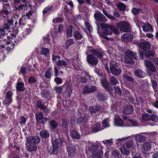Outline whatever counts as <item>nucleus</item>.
<instances>
[{
    "label": "nucleus",
    "mask_w": 158,
    "mask_h": 158,
    "mask_svg": "<svg viewBox=\"0 0 158 158\" xmlns=\"http://www.w3.org/2000/svg\"><path fill=\"white\" fill-rule=\"evenodd\" d=\"M61 142L60 139L56 138L54 141L52 142V145L50 147L48 152L51 155H56L59 152L60 142Z\"/></svg>",
    "instance_id": "f257e3e1"
},
{
    "label": "nucleus",
    "mask_w": 158,
    "mask_h": 158,
    "mask_svg": "<svg viewBox=\"0 0 158 158\" xmlns=\"http://www.w3.org/2000/svg\"><path fill=\"white\" fill-rule=\"evenodd\" d=\"M64 91L63 95L64 97L69 98L73 91L72 84L69 81H66L62 86Z\"/></svg>",
    "instance_id": "f03ea898"
},
{
    "label": "nucleus",
    "mask_w": 158,
    "mask_h": 158,
    "mask_svg": "<svg viewBox=\"0 0 158 158\" xmlns=\"http://www.w3.org/2000/svg\"><path fill=\"white\" fill-rule=\"evenodd\" d=\"M110 73L114 75L118 76L120 74L122 71L118 64L113 62H111L110 65Z\"/></svg>",
    "instance_id": "7ed1b4c3"
},
{
    "label": "nucleus",
    "mask_w": 158,
    "mask_h": 158,
    "mask_svg": "<svg viewBox=\"0 0 158 158\" xmlns=\"http://www.w3.org/2000/svg\"><path fill=\"white\" fill-rule=\"evenodd\" d=\"M116 26L121 31L129 32L131 30L130 24L128 23L125 21L118 22Z\"/></svg>",
    "instance_id": "20e7f679"
},
{
    "label": "nucleus",
    "mask_w": 158,
    "mask_h": 158,
    "mask_svg": "<svg viewBox=\"0 0 158 158\" xmlns=\"http://www.w3.org/2000/svg\"><path fill=\"white\" fill-rule=\"evenodd\" d=\"M92 46L88 47V50L91 53L93 54L94 56H96L97 58L99 59H101L103 58V54L104 52L101 48L95 49L92 48Z\"/></svg>",
    "instance_id": "39448f33"
},
{
    "label": "nucleus",
    "mask_w": 158,
    "mask_h": 158,
    "mask_svg": "<svg viewBox=\"0 0 158 158\" xmlns=\"http://www.w3.org/2000/svg\"><path fill=\"white\" fill-rule=\"evenodd\" d=\"M10 7L9 4H4L2 9L0 10L1 15L2 17L6 18H8L9 15L11 14V11L8 10V8Z\"/></svg>",
    "instance_id": "423d86ee"
},
{
    "label": "nucleus",
    "mask_w": 158,
    "mask_h": 158,
    "mask_svg": "<svg viewBox=\"0 0 158 158\" xmlns=\"http://www.w3.org/2000/svg\"><path fill=\"white\" fill-rule=\"evenodd\" d=\"M86 53L87 55L86 60L88 63L92 65H96L98 62L97 58L92 54H88L87 53Z\"/></svg>",
    "instance_id": "0eeeda50"
},
{
    "label": "nucleus",
    "mask_w": 158,
    "mask_h": 158,
    "mask_svg": "<svg viewBox=\"0 0 158 158\" xmlns=\"http://www.w3.org/2000/svg\"><path fill=\"white\" fill-rule=\"evenodd\" d=\"M44 115L41 112H39L35 115L36 122L38 123L44 124L48 120V118H44Z\"/></svg>",
    "instance_id": "6e6552de"
},
{
    "label": "nucleus",
    "mask_w": 158,
    "mask_h": 158,
    "mask_svg": "<svg viewBox=\"0 0 158 158\" xmlns=\"http://www.w3.org/2000/svg\"><path fill=\"white\" fill-rule=\"evenodd\" d=\"M40 141L39 137L37 136H29L27 138L26 142L30 144H35L38 143Z\"/></svg>",
    "instance_id": "1a4fd4ad"
},
{
    "label": "nucleus",
    "mask_w": 158,
    "mask_h": 158,
    "mask_svg": "<svg viewBox=\"0 0 158 158\" xmlns=\"http://www.w3.org/2000/svg\"><path fill=\"white\" fill-rule=\"evenodd\" d=\"M94 17L95 19L100 22H106L107 19L106 17L101 12H96L94 14Z\"/></svg>",
    "instance_id": "9d476101"
},
{
    "label": "nucleus",
    "mask_w": 158,
    "mask_h": 158,
    "mask_svg": "<svg viewBox=\"0 0 158 158\" xmlns=\"http://www.w3.org/2000/svg\"><path fill=\"white\" fill-rule=\"evenodd\" d=\"M66 149L68 155L70 157L73 156L76 152V147L72 143H69L66 145Z\"/></svg>",
    "instance_id": "9b49d317"
},
{
    "label": "nucleus",
    "mask_w": 158,
    "mask_h": 158,
    "mask_svg": "<svg viewBox=\"0 0 158 158\" xmlns=\"http://www.w3.org/2000/svg\"><path fill=\"white\" fill-rule=\"evenodd\" d=\"M139 56L141 59H143L144 57L150 58V57H153L154 56V53L153 52L149 50L146 52L145 53L143 52H139Z\"/></svg>",
    "instance_id": "f8f14e48"
},
{
    "label": "nucleus",
    "mask_w": 158,
    "mask_h": 158,
    "mask_svg": "<svg viewBox=\"0 0 158 158\" xmlns=\"http://www.w3.org/2000/svg\"><path fill=\"white\" fill-rule=\"evenodd\" d=\"M139 48H142L144 51H147L150 49L151 44L149 41H142L137 44Z\"/></svg>",
    "instance_id": "ddd939ff"
},
{
    "label": "nucleus",
    "mask_w": 158,
    "mask_h": 158,
    "mask_svg": "<svg viewBox=\"0 0 158 158\" xmlns=\"http://www.w3.org/2000/svg\"><path fill=\"white\" fill-rule=\"evenodd\" d=\"M101 83L106 91L110 93L111 91H112V88L110 86V84L108 83L106 80H102Z\"/></svg>",
    "instance_id": "4468645a"
},
{
    "label": "nucleus",
    "mask_w": 158,
    "mask_h": 158,
    "mask_svg": "<svg viewBox=\"0 0 158 158\" xmlns=\"http://www.w3.org/2000/svg\"><path fill=\"white\" fill-rule=\"evenodd\" d=\"M145 64L152 72H155L156 71V68L152 62L150 60H145Z\"/></svg>",
    "instance_id": "2eb2a0df"
},
{
    "label": "nucleus",
    "mask_w": 158,
    "mask_h": 158,
    "mask_svg": "<svg viewBox=\"0 0 158 158\" xmlns=\"http://www.w3.org/2000/svg\"><path fill=\"white\" fill-rule=\"evenodd\" d=\"M134 108L131 105H127L124 108L123 111V113L127 114H130L133 112Z\"/></svg>",
    "instance_id": "dca6fc26"
},
{
    "label": "nucleus",
    "mask_w": 158,
    "mask_h": 158,
    "mask_svg": "<svg viewBox=\"0 0 158 158\" xmlns=\"http://www.w3.org/2000/svg\"><path fill=\"white\" fill-rule=\"evenodd\" d=\"M98 101L99 102H103L107 100V98L106 95L104 93L98 92L97 95Z\"/></svg>",
    "instance_id": "f3484780"
},
{
    "label": "nucleus",
    "mask_w": 158,
    "mask_h": 158,
    "mask_svg": "<svg viewBox=\"0 0 158 158\" xmlns=\"http://www.w3.org/2000/svg\"><path fill=\"white\" fill-rule=\"evenodd\" d=\"M40 135L42 139H47L50 137L49 131L45 129H43L40 132Z\"/></svg>",
    "instance_id": "a211bd4d"
},
{
    "label": "nucleus",
    "mask_w": 158,
    "mask_h": 158,
    "mask_svg": "<svg viewBox=\"0 0 158 158\" xmlns=\"http://www.w3.org/2000/svg\"><path fill=\"white\" fill-rule=\"evenodd\" d=\"M121 38L123 40L128 42H131L133 38V35L129 33H125L121 36Z\"/></svg>",
    "instance_id": "6ab92c4d"
},
{
    "label": "nucleus",
    "mask_w": 158,
    "mask_h": 158,
    "mask_svg": "<svg viewBox=\"0 0 158 158\" xmlns=\"http://www.w3.org/2000/svg\"><path fill=\"white\" fill-rule=\"evenodd\" d=\"M100 26L102 28H105V30L103 31V33L104 35H111L112 34V33L110 31V29H109L107 26H106V24L103 23H101Z\"/></svg>",
    "instance_id": "aec40b11"
},
{
    "label": "nucleus",
    "mask_w": 158,
    "mask_h": 158,
    "mask_svg": "<svg viewBox=\"0 0 158 158\" xmlns=\"http://www.w3.org/2000/svg\"><path fill=\"white\" fill-rule=\"evenodd\" d=\"M101 127V124L99 123H97L91 127L92 132L95 133L101 131L102 129Z\"/></svg>",
    "instance_id": "412c9836"
},
{
    "label": "nucleus",
    "mask_w": 158,
    "mask_h": 158,
    "mask_svg": "<svg viewBox=\"0 0 158 158\" xmlns=\"http://www.w3.org/2000/svg\"><path fill=\"white\" fill-rule=\"evenodd\" d=\"M9 40L7 39H3L0 44V49L2 51V52H3L6 48V46L8 44Z\"/></svg>",
    "instance_id": "4be33fe9"
},
{
    "label": "nucleus",
    "mask_w": 158,
    "mask_h": 158,
    "mask_svg": "<svg viewBox=\"0 0 158 158\" xmlns=\"http://www.w3.org/2000/svg\"><path fill=\"white\" fill-rule=\"evenodd\" d=\"M70 136L73 139H81V135L78 131H76L73 130L70 133Z\"/></svg>",
    "instance_id": "5701e85b"
},
{
    "label": "nucleus",
    "mask_w": 158,
    "mask_h": 158,
    "mask_svg": "<svg viewBox=\"0 0 158 158\" xmlns=\"http://www.w3.org/2000/svg\"><path fill=\"white\" fill-rule=\"evenodd\" d=\"M16 88L17 90L18 91H23L25 89L24 83L21 82L17 83Z\"/></svg>",
    "instance_id": "b1692460"
},
{
    "label": "nucleus",
    "mask_w": 158,
    "mask_h": 158,
    "mask_svg": "<svg viewBox=\"0 0 158 158\" xmlns=\"http://www.w3.org/2000/svg\"><path fill=\"white\" fill-rule=\"evenodd\" d=\"M143 31L144 32L150 31L152 30V26L148 23L143 25L142 27Z\"/></svg>",
    "instance_id": "393cba45"
},
{
    "label": "nucleus",
    "mask_w": 158,
    "mask_h": 158,
    "mask_svg": "<svg viewBox=\"0 0 158 158\" xmlns=\"http://www.w3.org/2000/svg\"><path fill=\"white\" fill-rule=\"evenodd\" d=\"M15 46V44L13 43L12 41L9 40L5 50L9 52L11 50L14 48Z\"/></svg>",
    "instance_id": "a878e982"
},
{
    "label": "nucleus",
    "mask_w": 158,
    "mask_h": 158,
    "mask_svg": "<svg viewBox=\"0 0 158 158\" xmlns=\"http://www.w3.org/2000/svg\"><path fill=\"white\" fill-rule=\"evenodd\" d=\"M135 76L139 78H143L145 76V73L140 69H136L135 71Z\"/></svg>",
    "instance_id": "bb28decb"
},
{
    "label": "nucleus",
    "mask_w": 158,
    "mask_h": 158,
    "mask_svg": "<svg viewBox=\"0 0 158 158\" xmlns=\"http://www.w3.org/2000/svg\"><path fill=\"white\" fill-rule=\"evenodd\" d=\"M73 28V26L70 25L66 29V36L67 38L72 36Z\"/></svg>",
    "instance_id": "cd10ccee"
},
{
    "label": "nucleus",
    "mask_w": 158,
    "mask_h": 158,
    "mask_svg": "<svg viewBox=\"0 0 158 158\" xmlns=\"http://www.w3.org/2000/svg\"><path fill=\"white\" fill-rule=\"evenodd\" d=\"M73 35L76 41L80 40L83 38L82 34L77 31L73 32Z\"/></svg>",
    "instance_id": "c85d7f7f"
},
{
    "label": "nucleus",
    "mask_w": 158,
    "mask_h": 158,
    "mask_svg": "<svg viewBox=\"0 0 158 158\" xmlns=\"http://www.w3.org/2000/svg\"><path fill=\"white\" fill-rule=\"evenodd\" d=\"M49 125L52 129H54L56 128L58 126V124L57 122L55 121L54 119L52 120L51 121H49Z\"/></svg>",
    "instance_id": "c756f323"
},
{
    "label": "nucleus",
    "mask_w": 158,
    "mask_h": 158,
    "mask_svg": "<svg viewBox=\"0 0 158 158\" xmlns=\"http://www.w3.org/2000/svg\"><path fill=\"white\" fill-rule=\"evenodd\" d=\"M87 121V118L85 116L78 118L77 120V122L78 124L84 125L86 123Z\"/></svg>",
    "instance_id": "7c9ffc66"
},
{
    "label": "nucleus",
    "mask_w": 158,
    "mask_h": 158,
    "mask_svg": "<svg viewBox=\"0 0 158 158\" xmlns=\"http://www.w3.org/2000/svg\"><path fill=\"white\" fill-rule=\"evenodd\" d=\"M27 150L29 152L35 151L37 149V147L36 145L30 144L27 147Z\"/></svg>",
    "instance_id": "2f4dec72"
},
{
    "label": "nucleus",
    "mask_w": 158,
    "mask_h": 158,
    "mask_svg": "<svg viewBox=\"0 0 158 158\" xmlns=\"http://www.w3.org/2000/svg\"><path fill=\"white\" fill-rule=\"evenodd\" d=\"M98 148V145H93L89 146L88 147V149L89 152L93 153L96 151Z\"/></svg>",
    "instance_id": "473e14b6"
},
{
    "label": "nucleus",
    "mask_w": 158,
    "mask_h": 158,
    "mask_svg": "<svg viewBox=\"0 0 158 158\" xmlns=\"http://www.w3.org/2000/svg\"><path fill=\"white\" fill-rule=\"evenodd\" d=\"M57 66H64L65 67H68L69 65L67 63L63 60H59L56 63Z\"/></svg>",
    "instance_id": "72a5a7b5"
},
{
    "label": "nucleus",
    "mask_w": 158,
    "mask_h": 158,
    "mask_svg": "<svg viewBox=\"0 0 158 158\" xmlns=\"http://www.w3.org/2000/svg\"><path fill=\"white\" fill-rule=\"evenodd\" d=\"M52 68H50L46 71L44 76L46 78L48 79L51 78V76L52 75Z\"/></svg>",
    "instance_id": "f704fd0d"
},
{
    "label": "nucleus",
    "mask_w": 158,
    "mask_h": 158,
    "mask_svg": "<svg viewBox=\"0 0 158 158\" xmlns=\"http://www.w3.org/2000/svg\"><path fill=\"white\" fill-rule=\"evenodd\" d=\"M36 106L38 108L43 110H44L46 108V106L43 104L41 101L40 100L37 101Z\"/></svg>",
    "instance_id": "c9c22d12"
},
{
    "label": "nucleus",
    "mask_w": 158,
    "mask_h": 158,
    "mask_svg": "<svg viewBox=\"0 0 158 158\" xmlns=\"http://www.w3.org/2000/svg\"><path fill=\"white\" fill-rule=\"evenodd\" d=\"M151 148L149 143L148 142H146L143 144L142 150H144L145 151H148Z\"/></svg>",
    "instance_id": "e433bc0d"
},
{
    "label": "nucleus",
    "mask_w": 158,
    "mask_h": 158,
    "mask_svg": "<svg viewBox=\"0 0 158 158\" xmlns=\"http://www.w3.org/2000/svg\"><path fill=\"white\" fill-rule=\"evenodd\" d=\"M117 6L119 10L120 11H124L126 8V5L122 3H120L117 4Z\"/></svg>",
    "instance_id": "4c0bfd02"
},
{
    "label": "nucleus",
    "mask_w": 158,
    "mask_h": 158,
    "mask_svg": "<svg viewBox=\"0 0 158 158\" xmlns=\"http://www.w3.org/2000/svg\"><path fill=\"white\" fill-rule=\"evenodd\" d=\"M141 11V9L140 8H137L134 7L131 10V13L135 15L139 14Z\"/></svg>",
    "instance_id": "58836bf2"
},
{
    "label": "nucleus",
    "mask_w": 158,
    "mask_h": 158,
    "mask_svg": "<svg viewBox=\"0 0 158 158\" xmlns=\"http://www.w3.org/2000/svg\"><path fill=\"white\" fill-rule=\"evenodd\" d=\"M136 140L139 143H142L146 140V137L141 135H138L136 138Z\"/></svg>",
    "instance_id": "ea45409f"
},
{
    "label": "nucleus",
    "mask_w": 158,
    "mask_h": 158,
    "mask_svg": "<svg viewBox=\"0 0 158 158\" xmlns=\"http://www.w3.org/2000/svg\"><path fill=\"white\" fill-rule=\"evenodd\" d=\"M41 53L45 56H47L49 53V51L48 48H43L41 51Z\"/></svg>",
    "instance_id": "a19ab883"
},
{
    "label": "nucleus",
    "mask_w": 158,
    "mask_h": 158,
    "mask_svg": "<svg viewBox=\"0 0 158 158\" xmlns=\"http://www.w3.org/2000/svg\"><path fill=\"white\" fill-rule=\"evenodd\" d=\"M12 100H13L8 99L6 98L2 102V104L6 106L7 107H8L9 106L12 102Z\"/></svg>",
    "instance_id": "79ce46f5"
},
{
    "label": "nucleus",
    "mask_w": 158,
    "mask_h": 158,
    "mask_svg": "<svg viewBox=\"0 0 158 158\" xmlns=\"http://www.w3.org/2000/svg\"><path fill=\"white\" fill-rule=\"evenodd\" d=\"M126 53L128 57H131L132 59H136L135 54L133 52L129 50L126 51Z\"/></svg>",
    "instance_id": "37998d69"
},
{
    "label": "nucleus",
    "mask_w": 158,
    "mask_h": 158,
    "mask_svg": "<svg viewBox=\"0 0 158 158\" xmlns=\"http://www.w3.org/2000/svg\"><path fill=\"white\" fill-rule=\"evenodd\" d=\"M103 152L102 151H99L93 154V158H102L103 155Z\"/></svg>",
    "instance_id": "c03bdc74"
},
{
    "label": "nucleus",
    "mask_w": 158,
    "mask_h": 158,
    "mask_svg": "<svg viewBox=\"0 0 158 158\" xmlns=\"http://www.w3.org/2000/svg\"><path fill=\"white\" fill-rule=\"evenodd\" d=\"M26 5L21 4L19 6H18L14 7V11H16L18 10L20 12L21 10H22L23 9L24 7H26Z\"/></svg>",
    "instance_id": "a18cd8bd"
},
{
    "label": "nucleus",
    "mask_w": 158,
    "mask_h": 158,
    "mask_svg": "<svg viewBox=\"0 0 158 158\" xmlns=\"http://www.w3.org/2000/svg\"><path fill=\"white\" fill-rule=\"evenodd\" d=\"M109 29H110V31H111L112 32H114L115 33H118L119 32L115 27L112 25H109L107 26Z\"/></svg>",
    "instance_id": "49530a36"
},
{
    "label": "nucleus",
    "mask_w": 158,
    "mask_h": 158,
    "mask_svg": "<svg viewBox=\"0 0 158 158\" xmlns=\"http://www.w3.org/2000/svg\"><path fill=\"white\" fill-rule=\"evenodd\" d=\"M115 122L116 125L117 126H122L123 123V120L120 118H118L116 119Z\"/></svg>",
    "instance_id": "de8ad7c7"
},
{
    "label": "nucleus",
    "mask_w": 158,
    "mask_h": 158,
    "mask_svg": "<svg viewBox=\"0 0 158 158\" xmlns=\"http://www.w3.org/2000/svg\"><path fill=\"white\" fill-rule=\"evenodd\" d=\"M16 36H15L11 32L7 34L6 38L8 40L12 41V40L14 38H15Z\"/></svg>",
    "instance_id": "09e8293b"
},
{
    "label": "nucleus",
    "mask_w": 158,
    "mask_h": 158,
    "mask_svg": "<svg viewBox=\"0 0 158 158\" xmlns=\"http://www.w3.org/2000/svg\"><path fill=\"white\" fill-rule=\"evenodd\" d=\"M91 93L90 88L87 85L85 86L83 88V89L82 91V93L85 94H89Z\"/></svg>",
    "instance_id": "8fccbe9b"
},
{
    "label": "nucleus",
    "mask_w": 158,
    "mask_h": 158,
    "mask_svg": "<svg viewBox=\"0 0 158 158\" xmlns=\"http://www.w3.org/2000/svg\"><path fill=\"white\" fill-rule=\"evenodd\" d=\"M73 43V39H70L67 40L65 43L66 48L68 49L69 47Z\"/></svg>",
    "instance_id": "3c124183"
},
{
    "label": "nucleus",
    "mask_w": 158,
    "mask_h": 158,
    "mask_svg": "<svg viewBox=\"0 0 158 158\" xmlns=\"http://www.w3.org/2000/svg\"><path fill=\"white\" fill-rule=\"evenodd\" d=\"M49 93L48 91L45 89H44L41 92L42 96L44 98H47L48 97L49 95Z\"/></svg>",
    "instance_id": "603ef678"
},
{
    "label": "nucleus",
    "mask_w": 158,
    "mask_h": 158,
    "mask_svg": "<svg viewBox=\"0 0 158 158\" xmlns=\"http://www.w3.org/2000/svg\"><path fill=\"white\" fill-rule=\"evenodd\" d=\"M69 126L68 122L64 119H62V127L64 128H67Z\"/></svg>",
    "instance_id": "864d4df0"
},
{
    "label": "nucleus",
    "mask_w": 158,
    "mask_h": 158,
    "mask_svg": "<svg viewBox=\"0 0 158 158\" xmlns=\"http://www.w3.org/2000/svg\"><path fill=\"white\" fill-rule=\"evenodd\" d=\"M112 154L115 157H118V158L121 157V156L120 155L119 152L117 150H114L112 152Z\"/></svg>",
    "instance_id": "5fc2aeb1"
},
{
    "label": "nucleus",
    "mask_w": 158,
    "mask_h": 158,
    "mask_svg": "<svg viewBox=\"0 0 158 158\" xmlns=\"http://www.w3.org/2000/svg\"><path fill=\"white\" fill-rule=\"evenodd\" d=\"M19 122L20 125H24L26 122V118L23 116H21L19 119Z\"/></svg>",
    "instance_id": "6e6d98bb"
},
{
    "label": "nucleus",
    "mask_w": 158,
    "mask_h": 158,
    "mask_svg": "<svg viewBox=\"0 0 158 158\" xmlns=\"http://www.w3.org/2000/svg\"><path fill=\"white\" fill-rule=\"evenodd\" d=\"M37 80L34 77L31 76L30 77L28 80V82L29 83H34L36 82Z\"/></svg>",
    "instance_id": "4d7b16f0"
},
{
    "label": "nucleus",
    "mask_w": 158,
    "mask_h": 158,
    "mask_svg": "<svg viewBox=\"0 0 158 158\" xmlns=\"http://www.w3.org/2000/svg\"><path fill=\"white\" fill-rule=\"evenodd\" d=\"M124 78L127 81L130 82L131 83H133L134 82V79L129 76L127 75L124 76Z\"/></svg>",
    "instance_id": "13d9d810"
},
{
    "label": "nucleus",
    "mask_w": 158,
    "mask_h": 158,
    "mask_svg": "<svg viewBox=\"0 0 158 158\" xmlns=\"http://www.w3.org/2000/svg\"><path fill=\"white\" fill-rule=\"evenodd\" d=\"M52 6H47L44 8L43 11V14H46L49 11H50L52 10Z\"/></svg>",
    "instance_id": "bf43d9fd"
},
{
    "label": "nucleus",
    "mask_w": 158,
    "mask_h": 158,
    "mask_svg": "<svg viewBox=\"0 0 158 158\" xmlns=\"http://www.w3.org/2000/svg\"><path fill=\"white\" fill-rule=\"evenodd\" d=\"M115 92L116 94H121L122 93V91L120 88L118 86H114Z\"/></svg>",
    "instance_id": "052dcab7"
},
{
    "label": "nucleus",
    "mask_w": 158,
    "mask_h": 158,
    "mask_svg": "<svg viewBox=\"0 0 158 158\" xmlns=\"http://www.w3.org/2000/svg\"><path fill=\"white\" fill-rule=\"evenodd\" d=\"M54 81L56 83V84H60L62 83L63 80L61 78L56 77L54 79Z\"/></svg>",
    "instance_id": "680f3d73"
},
{
    "label": "nucleus",
    "mask_w": 158,
    "mask_h": 158,
    "mask_svg": "<svg viewBox=\"0 0 158 158\" xmlns=\"http://www.w3.org/2000/svg\"><path fill=\"white\" fill-rule=\"evenodd\" d=\"M85 26L86 28L87 29L89 32H91L92 30H91V25L90 24L89 22H86L85 23Z\"/></svg>",
    "instance_id": "e2e57ef3"
},
{
    "label": "nucleus",
    "mask_w": 158,
    "mask_h": 158,
    "mask_svg": "<svg viewBox=\"0 0 158 158\" xmlns=\"http://www.w3.org/2000/svg\"><path fill=\"white\" fill-rule=\"evenodd\" d=\"M18 27H17L16 26L14 27L12 29V31L10 32L12 33L15 36H16L19 31Z\"/></svg>",
    "instance_id": "0e129e2a"
},
{
    "label": "nucleus",
    "mask_w": 158,
    "mask_h": 158,
    "mask_svg": "<svg viewBox=\"0 0 158 158\" xmlns=\"http://www.w3.org/2000/svg\"><path fill=\"white\" fill-rule=\"evenodd\" d=\"M2 26L6 31H8L11 27L6 23H4Z\"/></svg>",
    "instance_id": "69168bd1"
},
{
    "label": "nucleus",
    "mask_w": 158,
    "mask_h": 158,
    "mask_svg": "<svg viewBox=\"0 0 158 158\" xmlns=\"http://www.w3.org/2000/svg\"><path fill=\"white\" fill-rule=\"evenodd\" d=\"M151 82L153 88L154 90H155L157 86V84L156 80L152 79Z\"/></svg>",
    "instance_id": "338daca9"
},
{
    "label": "nucleus",
    "mask_w": 158,
    "mask_h": 158,
    "mask_svg": "<svg viewBox=\"0 0 158 158\" xmlns=\"http://www.w3.org/2000/svg\"><path fill=\"white\" fill-rule=\"evenodd\" d=\"M125 145L128 148H132L133 147V143L131 141H128L126 143Z\"/></svg>",
    "instance_id": "774afa93"
}]
</instances>
